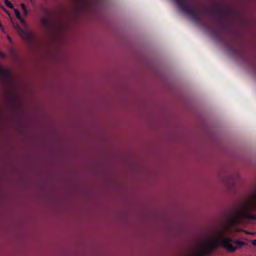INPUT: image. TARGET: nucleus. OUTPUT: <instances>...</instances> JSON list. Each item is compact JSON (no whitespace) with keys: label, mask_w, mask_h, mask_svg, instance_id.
I'll list each match as a JSON object with an SVG mask.
<instances>
[{"label":"nucleus","mask_w":256,"mask_h":256,"mask_svg":"<svg viewBox=\"0 0 256 256\" xmlns=\"http://www.w3.org/2000/svg\"><path fill=\"white\" fill-rule=\"evenodd\" d=\"M256 210V189L251 192L250 196L243 200L239 206L228 216L226 224L219 227L211 236L200 242L196 246L194 252L202 255L208 252L219 246H221L230 252L237 250L232 240L222 238L229 228L241 219L256 220L254 212Z\"/></svg>","instance_id":"obj_1"},{"label":"nucleus","mask_w":256,"mask_h":256,"mask_svg":"<svg viewBox=\"0 0 256 256\" xmlns=\"http://www.w3.org/2000/svg\"><path fill=\"white\" fill-rule=\"evenodd\" d=\"M235 244L236 245V246H235L236 248H237V249L238 248H240L241 247H242V246L246 245V243L243 242H242V241H240V240H236L234 242V244Z\"/></svg>","instance_id":"obj_2"},{"label":"nucleus","mask_w":256,"mask_h":256,"mask_svg":"<svg viewBox=\"0 0 256 256\" xmlns=\"http://www.w3.org/2000/svg\"><path fill=\"white\" fill-rule=\"evenodd\" d=\"M18 33L21 36L26 38L27 34H28V32H24L20 28H18Z\"/></svg>","instance_id":"obj_3"},{"label":"nucleus","mask_w":256,"mask_h":256,"mask_svg":"<svg viewBox=\"0 0 256 256\" xmlns=\"http://www.w3.org/2000/svg\"><path fill=\"white\" fill-rule=\"evenodd\" d=\"M4 3L6 4V5L10 8H13V5L12 4L9 2L8 0H4Z\"/></svg>","instance_id":"obj_4"},{"label":"nucleus","mask_w":256,"mask_h":256,"mask_svg":"<svg viewBox=\"0 0 256 256\" xmlns=\"http://www.w3.org/2000/svg\"><path fill=\"white\" fill-rule=\"evenodd\" d=\"M14 12L16 14V16L18 18L21 19L22 16H20V12H19V11L17 9L14 8Z\"/></svg>","instance_id":"obj_5"},{"label":"nucleus","mask_w":256,"mask_h":256,"mask_svg":"<svg viewBox=\"0 0 256 256\" xmlns=\"http://www.w3.org/2000/svg\"><path fill=\"white\" fill-rule=\"evenodd\" d=\"M0 7L8 14L9 18L12 20L10 14V12L8 10H6L2 6H1Z\"/></svg>","instance_id":"obj_6"},{"label":"nucleus","mask_w":256,"mask_h":256,"mask_svg":"<svg viewBox=\"0 0 256 256\" xmlns=\"http://www.w3.org/2000/svg\"><path fill=\"white\" fill-rule=\"evenodd\" d=\"M0 57L2 58H4L5 57V54L3 52H0Z\"/></svg>","instance_id":"obj_7"},{"label":"nucleus","mask_w":256,"mask_h":256,"mask_svg":"<svg viewBox=\"0 0 256 256\" xmlns=\"http://www.w3.org/2000/svg\"><path fill=\"white\" fill-rule=\"evenodd\" d=\"M19 20L22 24H23L24 25L26 24L25 22L24 21V20L22 19V17H21V19H19Z\"/></svg>","instance_id":"obj_8"},{"label":"nucleus","mask_w":256,"mask_h":256,"mask_svg":"<svg viewBox=\"0 0 256 256\" xmlns=\"http://www.w3.org/2000/svg\"><path fill=\"white\" fill-rule=\"evenodd\" d=\"M20 6H22V10H25V8H26V6H25V4H20Z\"/></svg>","instance_id":"obj_9"},{"label":"nucleus","mask_w":256,"mask_h":256,"mask_svg":"<svg viewBox=\"0 0 256 256\" xmlns=\"http://www.w3.org/2000/svg\"><path fill=\"white\" fill-rule=\"evenodd\" d=\"M252 243L253 245L256 246V240H252Z\"/></svg>","instance_id":"obj_10"},{"label":"nucleus","mask_w":256,"mask_h":256,"mask_svg":"<svg viewBox=\"0 0 256 256\" xmlns=\"http://www.w3.org/2000/svg\"><path fill=\"white\" fill-rule=\"evenodd\" d=\"M24 10V14L26 15L28 14V11H27L26 9L25 8V10Z\"/></svg>","instance_id":"obj_11"},{"label":"nucleus","mask_w":256,"mask_h":256,"mask_svg":"<svg viewBox=\"0 0 256 256\" xmlns=\"http://www.w3.org/2000/svg\"><path fill=\"white\" fill-rule=\"evenodd\" d=\"M0 26H2V24H0Z\"/></svg>","instance_id":"obj_12"},{"label":"nucleus","mask_w":256,"mask_h":256,"mask_svg":"<svg viewBox=\"0 0 256 256\" xmlns=\"http://www.w3.org/2000/svg\"><path fill=\"white\" fill-rule=\"evenodd\" d=\"M0 6H1L0 5Z\"/></svg>","instance_id":"obj_13"}]
</instances>
